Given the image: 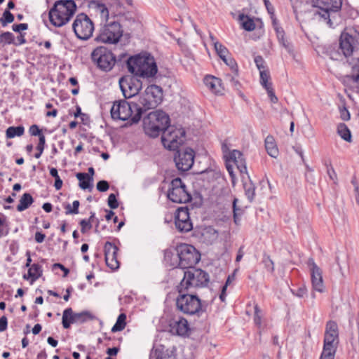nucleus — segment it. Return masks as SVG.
Returning a JSON list of instances; mask_svg holds the SVG:
<instances>
[{"mask_svg": "<svg viewBox=\"0 0 359 359\" xmlns=\"http://www.w3.org/2000/svg\"><path fill=\"white\" fill-rule=\"evenodd\" d=\"M46 144V138L44 135H41L39 140V143L36 147L38 152L34 154L36 158H39L43 151Z\"/></svg>", "mask_w": 359, "mask_h": 359, "instance_id": "obj_48", "label": "nucleus"}, {"mask_svg": "<svg viewBox=\"0 0 359 359\" xmlns=\"http://www.w3.org/2000/svg\"><path fill=\"white\" fill-rule=\"evenodd\" d=\"M262 262L264 264L266 270L271 273H273L274 271V264L273 262L271 259L270 257L268 255H264L263 257Z\"/></svg>", "mask_w": 359, "mask_h": 359, "instance_id": "obj_51", "label": "nucleus"}, {"mask_svg": "<svg viewBox=\"0 0 359 359\" xmlns=\"http://www.w3.org/2000/svg\"><path fill=\"white\" fill-rule=\"evenodd\" d=\"M238 201V199L235 198L233 202V219L234 222L238 224L239 222L238 215L241 212V210L239 208H237L236 207V202Z\"/></svg>", "mask_w": 359, "mask_h": 359, "instance_id": "obj_57", "label": "nucleus"}, {"mask_svg": "<svg viewBox=\"0 0 359 359\" xmlns=\"http://www.w3.org/2000/svg\"><path fill=\"white\" fill-rule=\"evenodd\" d=\"M265 89L267 92V94L270 98L271 102L273 103H276L278 102V97L276 96L272 86H269Z\"/></svg>", "mask_w": 359, "mask_h": 359, "instance_id": "obj_62", "label": "nucleus"}, {"mask_svg": "<svg viewBox=\"0 0 359 359\" xmlns=\"http://www.w3.org/2000/svg\"><path fill=\"white\" fill-rule=\"evenodd\" d=\"M91 59L98 68L104 72L110 71L115 65L116 57L112 52L104 46L93 50Z\"/></svg>", "mask_w": 359, "mask_h": 359, "instance_id": "obj_14", "label": "nucleus"}, {"mask_svg": "<svg viewBox=\"0 0 359 359\" xmlns=\"http://www.w3.org/2000/svg\"><path fill=\"white\" fill-rule=\"evenodd\" d=\"M307 264L310 267L313 289L319 292H323L325 287L321 269L317 266L313 258H309Z\"/></svg>", "mask_w": 359, "mask_h": 359, "instance_id": "obj_19", "label": "nucleus"}, {"mask_svg": "<svg viewBox=\"0 0 359 359\" xmlns=\"http://www.w3.org/2000/svg\"><path fill=\"white\" fill-rule=\"evenodd\" d=\"M169 125V116L161 110L150 112L143 119L144 130L151 137H158Z\"/></svg>", "mask_w": 359, "mask_h": 359, "instance_id": "obj_5", "label": "nucleus"}, {"mask_svg": "<svg viewBox=\"0 0 359 359\" xmlns=\"http://www.w3.org/2000/svg\"><path fill=\"white\" fill-rule=\"evenodd\" d=\"M239 20L241 22L242 27L248 32L252 31L255 29V24L254 20L249 16L244 14L239 15Z\"/></svg>", "mask_w": 359, "mask_h": 359, "instance_id": "obj_33", "label": "nucleus"}, {"mask_svg": "<svg viewBox=\"0 0 359 359\" xmlns=\"http://www.w3.org/2000/svg\"><path fill=\"white\" fill-rule=\"evenodd\" d=\"M80 203L79 201H74L72 203V209L67 210L65 212L67 215L72 214V215H76L79 213V207Z\"/></svg>", "mask_w": 359, "mask_h": 359, "instance_id": "obj_63", "label": "nucleus"}, {"mask_svg": "<svg viewBox=\"0 0 359 359\" xmlns=\"http://www.w3.org/2000/svg\"><path fill=\"white\" fill-rule=\"evenodd\" d=\"M72 29L78 39L88 40L93 36L95 27L92 20L86 13H81L76 15Z\"/></svg>", "mask_w": 359, "mask_h": 359, "instance_id": "obj_13", "label": "nucleus"}, {"mask_svg": "<svg viewBox=\"0 0 359 359\" xmlns=\"http://www.w3.org/2000/svg\"><path fill=\"white\" fill-rule=\"evenodd\" d=\"M149 359H173V356L168 348L163 345H159L151 349Z\"/></svg>", "mask_w": 359, "mask_h": 359, "instance_id": "obj_24", "label": "nucleus"}, {"mask_svg": "<svg viewBox=\"0 0 359 359\" xmlns=\"http://www.w3.org/2000/svg\"><path fill=\"white\" fill-rule=\"evenodd\" d=\"M339 343V338L325 335L323 348L336 350Z\"/></svg>", "mask_w": 359, "mask_h": 359, "instance_id": "obj_37", "label": "nucleus"}, {"mask_svg": "<svg viewBox=\"0 0 359 359\" xmlns=\"http://www.w3.org/2000/svg\"><path fill=\"white\" fill-rule=\"evenodd\" d=\"M260 74V83L264 88H266L269 86H272V83L269 82L271 79L269 72L266 69H262L259 72Z\"/></svg>", "mask_w": 359, "mask_h": 359, "instance_id": "obj_42", "label": "nucleus"}, {"mask_svg": "<svg viewBox=\"0 0 359 359\" xmlns=\"http://www.w3.org/2000/svg\"><path fill=\"white\" fill-rule=\"evenodd\" d=\"M255 62L256 64L257 69L259 70V72H261V70H262V69H265V66H264L265 61L262 56H260V55L256 56L255 57Z\"/></svg>", "mask_w": 359, "mask_h": 359, "instance_id": "obj_59", "label": "nucleus"}, {"mask_svg": "<svg viewBox=\"0 0 359 359\" xmlns=\"http://www.w3.org/2000/svg\"><path fill=\"white\" fill-rule=\"evenodd\" d=\"M175 224L177 229L180 232H189L193 229L189 209L187 207H181L177 210Z\"/></svg>", "mask_w": 359, "mask_h": 359, "instance_id": "obj_18", "label": "nucleus"}, {"mask_svg": "<svg viewBox=\"0 0 359 359\" xmlns=\"http://www.w3.org/2000/svg\"><path fill=\"white\" fill-rule=\"evenodd\" d=\"M178 296L176 298L177 309L187 315L200 316L205 312L207 304L202 302L196 295L191 293V290L177 286Z\"/></svg>", "mask_w": 359, "mask_h": 359, "instance_id": "obj_1", "label": "nucleus"}, {"mask_svg": "<svg viewBox=\"0 0 359 359\" xmlns=\"http://www.w3.org/2000/svg\"><path fill=\"white\" fill-rule=\"evenodd\" d=\"M34 203V198L29 193H25L19 201V204L17 206L18 212H22L29 208Z\"/></svg>", "mask_w": 359, "mask_h": 359, "instance_id": "obj_31", "label": "nucleus"}, {"mask_svg": "<svg viewBox=\"0 0 359 359\" xmlns=\"http://www.w3.org/2000/svg\"><path fill=\"white\" fill-rule=\"evenodd\" d=\"M29 132L30 135L32 136H39L40 137L41 135H43L41 133V129L39 128L37 125L31 126L29 129Z\"/></svg>", "mask_w": 359, "mask_h": 359, "instance_id": "obj_60", "label": "nucleus"}, {"mask_svg": "<svg viewBox=\"0 0 359 359\" xmlns=\"http://www.w3.org/2000/svg\"><path fill=\"white\" fill-rule=\"evenodd\" d=\"M119 86L125 98L136 95L142 88V81L135 75L121 77L119 79Z\"/></svg>", "mask_w": 359, "mask_h": 359, "instance_id": "obj_15", "label": "nucleus"}, {"mask_svg": "<svg viewBox=\"0 0 359 359\" xmlns=\"http://www.w3.org/2000/svg\"><path fill=\"white\" fill-rule=\"evenodd\" d=\"M128 71L133 75L142 77H154L158 68L155 60L150 54L136 55L127 60Z\"/></svg>", "mask_w": 359, "mask_h": 359, "instance_id": "obj_2", "label": "nucleus"}, {"mask_svg": "<svg viewBox=\"0 0 359 359\" xmlns=\"http://www.w3.org/2000/svg\"><path fill=\"white\" fill-rule=\"evenodd\" d=\"M143 111L139 103L118 100L114 102L111 108V116L114 120L130 119L133 123H138Z\"/></svg>", "mask_w": 359, "mask_h": 359, "instance_id": "obj_3", "label": "nucleus"}, {"mask_svg": "<svg viewBox=\"0 0 359 359\" xmlns=\"http://www.w3.org/2000/svg\"><path fill=\"white\" fill-rule=\"evenodd\" d=\"M126 315L123 313H121L114 325L111 328V332H116L123 330L126 325Z\"/></svg>", "mask_w": 359, "mask_h": 359, "instance_id": "obj_38", "label": "nucleus"}, {"mask_svg": "<svg viewBox=\"0 0 359 359\" xmlns=\"http://www.w3.org/2000/svg\"><path fill=\"white\" fill-rule=\"evenodd\" d=\"M76 10V5L73 0L57 1L49 11L50 22L55 27H62L70 20Z\"/></svg>", "mask_w": 359, "mask_h": 359, "instance_id": "obj_4", "label": "nucleus"}, {"mask_svg": "<svg viewBox=\"0 0 359 359\" xmlns=\"http://www.w3.org/2000/svg\"><path fill=\"white\" fill-rule=\"evenodd\" d=\"M272 25L276 32L277 39H283V36H285V33L282 27H280V25L278 24L276 18H274L272 20Z\"/></svg>", "mask_w": 359, "mask_h": 359, "instance_id": "obj_47", "label": "nucleus"}, {"mask_svg": "<svg viewBox=\"0 0 359 359\" xmlns=\"http://www.w3.org/2000/svg\"><path fill=\"white\" fill-rule=\"evenodd\" d=\"M95 9L96 13L100 15L102 23L109 21V12L105 4L98 1H94Z\"/></svg>", "mask_w": 359, "mask_h": 359, "instance_id": "obj_30", "label": "nucleus"}, {"mask_svg": "<svg viewBox=\"0 0 359 359\" xmlns=\"http://www.w3.org/2000/svg\"><path fill=\"white\" fill-rule=\"evenodd\" d=\"M325 335L339 338L338 325L335 321L329 320L326 323Z\"/></svg>", "mask_w": 359, "mask_h": 359, "instance_id": "obj_34", "label": "nucleus"}, {"mask_svg": "<svg viewBox=\"0 0 359 359\" xmlns=\"http://www.w3.org/2000/svg\"><path fill=\"white\" fill-rule=\"evenodd\" d=\"M105 262L107 266L112 270L119 268L120 263L117 259L118 248L109 241H107L104 246Z\"/></svg>", "mask_w": 359, "mask_h": 359, "instance_id": "obj_20", "label": "nucleus"}, {"mask_svg": "<svg viewBox=\"0 0 359 359\" xmlns=\"http://www.w3.org/2000/svg\"><path fill=\"white\" fill-rule=\"evenodd\" d=\"M359 47V34L355 33L351 35L346 32L341 34L339 39V48L344 55L347 57L351 56L354 50Z\"/></svg>", "mask_w": 359, "mask_h": 359, "instance_id": "obj_17", "label": "nucleus"}, {"mask_svg": "<svg viewBox=\"0 0 359 359\" xmlns=\"http://www.w3.org/2000/svg\"><path fill=\"white\" fill-rule=\"evenodd\" d=\"M97 189L100 192L107 191L109 189V184L105 180H100L97 183Z\"/></svg>", "mask_w": 359, "mask_h": 359, "instance_id": "obj_58", "label": "nucleus"}, {"mask_svg": "<svg viewBox=\"0 0 359 359\" xmlns=\"http://www.w3.org/2000/svg\"><path fill=\"white\" fill-rule=\"evenodd\" d=\"M336 350L323 348L320 359H334Z\"/></svg>", "mask_w": 359, "mask_h": 359, "instance_id": "obj_52", "label": "nucleus"}, {"mask_svg": "<svg viewBox=\"0 0 359 359\" xmlns=\"http://www.w3.org/2000/svg\"><path fill=\"white\" fill-rule=\"evenodd\" d=\"M254 309V322L257 326L260 327L262 325V311L257 304L255 305Z\"/></svg>", "mask_w": 359, "mask_h": 359, "instance_id": "obj_49", "label": "nucleus"}, {"mask_svg": "<svg viewBox=\"0 0 359 359\" xmlns=\"http://www.w3.org/2000/svg\"><path fill=\"white\" fill-rule=\"evenodd\" d=\"M203 81L207 88L213 93L218 94L222 92V87L220 79L211 75H207L204 78Z\"/></svg>", "mask_w": 359, "mask_h": 359, "instance_id": "obj_23", "label": "nucleus"}, {"mask_svg": "<svg viewBox=\"0 0 359 359\" xmlns=\"http://www.w3.org/2000/svg\"><path fill=\"white\" fill-rule=\"evenodd\" d=\"M189 325L187 319L180 317L178 319H173L170 323V330L172 334L184 336L189 331Z\"/></svg>", "mask_w": 359, "mask_h": 359, "instance_id": "obj_21", "label": "nucleus"}, {"mask_svg": "<svg viewBox=\"0 0 359 359\" xmlns=\"http://www.w3.org/2000/svg\"><path fill=\"white\" fill-rule=\"evenodd\" d=\"M185 131L183 128H177L168 126L162 133L161 142L165 148L175 151L184 142Z\"/></svg>", "mask_w": 359, "mask_h": 359, "instance_id": "obj_12", "label": "nucleus"}, {"mask_svg": "<svg viewBox=\"0 0 359 359\" xmlns=\"http://www.w3.org/2000/svg\"><path fill=\"white\" fill-rule=\"evenodd\" d=\"M313 6L318 8L315 15L323 18L330 26H333L330 18L332 13L339 11L342 6V0H312Z\"/></svg>", "mask_w": 359, "mask_h": 359, "instance_id": "obj_8", "label": "nucleus"}, {"mask_svg": "<svg viewBox=\"0 0 359 359\" xmlns=\"http://www.w3.org/2000/svg\"><path fill=\"white\" fill-rule=\"evenodd\" d=\"M76 323H83L88 320L94 319V316L88 311L75 313Z\"/></svg>", "mask_w": 359, "mask_h": 359, "instance_id": "obj_39", "label": "nucleus"}, {"mask_svg": "<svg viewBox=\"0 0 359 359\" xmlns=\"http://www.w3.org/2000/svg\"><path fill=\"white\" fill-rule=\"evenodd\" d=\"M292 294L298 297H303L307 293V289L305 285H302L297 290H291Z\"/></svg>", "mask_w": 359, "mask_h": 359, "instance_id": "obj_56", "label": "nucleus"}, {"mask_svg": "<svg viewBox=\"0 0 359 359\" xmlns=\"http://www.w3.org/2000/svg\"><path fill=\"white\" fill-rule=\"evenodd\" d=\"M279 43L289 53H293V45L292 43L285 37L283 36V39H278Z\"/></svg>", "mask_w": 359, "mask_h": 359, "instance_id": "obj_50", "label": "nucleus"}, {"mask_svg": "<svg viewBox=\"0 0 359 359\" xmlns=\"http://www.w3.org/2000/svg\"><path fill=\"white\" fill-rule=\"evenodd\" d=\"M325 166L327 168V172L330 177V178L334 181L335 180H337V174L334 171V169L333 168L332 164L330 162H328V163H325Z\"/></svg>", "mask_w": 359, "mask_h": 359, "instance_id": "obj_54", "label": "nucleus"}, {"mask_svg": "<svg viewBox=\"0 0 359 359\" xmlns=\"http://www.w3.org/2000/svg\"><path fill=\"white\" fill-rule=\"evenodd\" d=\"M108 205L111 209H116L118 207V203L114 194H109L108 197Z\"/></svg>", "mask_w": 359, "mask_h": 359, "instance_id": "obj_53", "label": "nucleus"}, {"mask_svg": "<svg viewBox=\"0 0 359 359\" xmlns=\"http://www.w3.org/2000/svg\"><path fill=\"white\" fill-rule=\"evenodd\" d=\"M222 151L224 154V156L227 160L229 158V154L232 151L230 150L229 144L226 140L222 143Z\"/></svg>", "mask_w": 359, "mask_h": 359, "instance_id": "obj_61", "label": "nucleus"}, {"mask_svg": "<svg viewBox=\"0 0 359 359\" xmlns=\"http://www.w3.org/2000/svg\"><path fill=\"white\" fill-rule=\"evenodd\" d=\"M272 25L276 32L277 39H283V36H285V33L282 27H280V25L278 24L276 18H274L272 20Z\"/></svg>", "mask_w": 359, "mask_h": 359, "instance_id": "obj_46", "label": "nucleus"}, {"mask_svg": "<svg viewBox=\"0 0 359 359\" xmlns=\"http://www.w3.org/2000/svg\"><path fill=\"white\" fill-rule=\"evenodd\" d=\"M76 178L79 181V187L82 189H90L93 188V177L88 176L85 172H78L76 175Z\"/></svg>", "mask_w": 359, "mask_h": 359, "instance_id": "obj_27", "label": "nucleus"}, {"mask_svg": "<svg viewBox=\"0 0 359 359\" xmlns=\"http://www.w3.org/2000/svg\"><path fill=\"white\" fill-rule=\"evenodd\" d=\"M12 29L15 32H20L21 31L26 30L28 29V25L27 23H21L18 25H13Z\"/></svg>", "mask_w": 359, "mask_h": 359, "instance_id": "obj_64", "label": "nucleus"}, {"mask_svg": "<svg viewBox=\"0 0 359 359\" xmlns=\"http://www.w3.org/2000/svg\"><path fill=\"white\" fill-rule=\"evenodd\" d=\"M210 39L214 45L215 50L220 58L225 57L229 55L228 49L221 43L217 41L216 38L210 34Z\"/></svg>", "mask_w": 359, "mask_h": 359, "instance_id": "obj_32", "label": "nucleus"}, {"mask_svg": "<svg viewBox=\"0 0 359 359\" xmlns=\"http://www.w3.org/2000/svg\"><path fill=\"white\" fill-rule=\"evenodd\" d=\"M74 313L72 308H67L63 311L62 323L65 329H68L71 324L76 323Z\"/></svg>", "mask_w": 359, "mask_h": 359, "instance_id": "obj_29", "label": "nucleus"}, {"mask_svg": "<svg viewBox=\"0 0 359 359\" xmlns=\"http://www.w3.org/2000/svg\"><path fill=\"white\" fill-rule=\"evenodd\" d=\"M226 161L233 162L241 174H248L245 159L240 151L236 149L232 150L229 154V158Z\"/></svg>", "mask_w": 359, "mask_h": 359, "instance_id": "obj_22", "label": "nucleus"}, {"mask_svg": "<svg viewBox=\"0 0 359 359\" xmlns=\"http://www.w3.org/2000/svg\"><path fill=\"white\" fill-rule=\"evenodd\" d=\"M79 224L81 226V231L83 233H86L93 226V225L90 224V222L89 221H87V219L81 220Z\"/></svg>", "mask_w": 359, "mask_h": 359, "instance_id": "obj_55", "label": "nucleus"}, {"mask_svg": "<svg viewBox=\"0 0 359 359\" xmlns=\"http://www.w3.org/2000/svg\"><path fill=\"white\" fill-rule=\"evenodd\" d=\"M167 197L170 201L176 203H187L190 202L192 198L185 184L180 177H176L170 182Z\"/></svg>", "mask_w": 359, "mask_h": 359, "instance_id": "obj_11", "label": "nucleus"}, {"mask_svg": "<svg viewBox=\"0 0 359 359\" xmlns=\"http://www.w3.org/2000/svg\"><path fill=\"white\" fill-rule=\"evenodd\" d=\"M163 100V90L156 85H150L143 96L140 97L138 103L143 113L150 109L156 108Z\"/></svg>", "mask_w": 359, "mask_h": 359, "instance_id": "obj_10", "label": "nucleus"}, {"mask_svg": "<svg viewBox=\"0 0 359 359\" xmlns=\"http://www.w3.org/2000/svg\"><path fill=\"white\" fill-rule=\"evenodd\" d=\"M14 21V15L8 11L6 10L2 17L0 18V22L3 27L6 26L8 23Z\"/></svg>", "mask_w": 359, "mask_h": 359, "instance_id": "obj_44", "label": "nucleus"}, {"mask_svg": "<svg viewBox=\"0 0 359 359\" xmlns=\"http://www.w3.org/2000/svg\"><path fill=\"white\" fill-rule=\"evenodd\" d=\"M243 186H244L245 196H247V198L250 201V202H252L253 201L255 195V185L250 182L249 183H245L243 184Z\"/></svg>", "mask_w": 359, "mask_h": 359, "instance_id": "obj_41", "label": "nucleus"}, {"mask_svg": "<svg viewBox=\"0 0 359 359\" xmlns=\"http://www.w3.org/2000/svg\"><path fill=\"white\" fill-rule=\"evenodd\" d=\"M184 271V278L178 285L182 287L191 290L192 287H205L210 280L209 274L201 269L190 268Z\"/></svg>", "mask_w": 359, "mask_h": 359, "instance_id": "obj_7", "label": "nucleus"}, {"mask_svg": "<svg viewBox=\"0 0 359 359\" xmlns=\"http://www.w3.org/2000/svg\"><path fill=\"white\" fill-rule=\"evenodd\" d=\"M194 157L195 152L192 149H179L174 158L177 169L182 172L190 170L194 163Z\"/></svg>", "mask_w": 359, "mask_h": 359, "instance_id": "obj_16", "label": "nucleus"}, {"mask_svg": "<svg viewBox=\"0 0 359 359\" xmlns=\"http://www.w3.org/2000/svg\"><path fill=\"white\" fill-rule=\"evenodd\" d=\"M123 29L118 21H108L101 24V27L95 41L100 43L114 44L119 41L123 36Z\"/></svg>", "mask_w": 359, "mask_h": 359, "instance_id": "obj_6", "label": "nucleus"}, {"mask_svg": "<svg viewBox=\"0 0 359 359\" xmlns=\"http://www.w3.org/2000/svg\"><path fill=\"white\" fill-rule=\"evenodd\" d=\"M50 175L55 178L54 187L56 190H60L62 187V180L58 175L57 170L55 168H50Z\"/></svg>", "mask_w": 359, "mask_h": 359, "instance_id": "obj_43", "label": "nucleus"}, {"mask_svg": "<svg viewBox=\"0 0 359 359\" xmlns=\"http://www.w3.org/2000/svg\"><path fill=\"white\" fill-rule=\"evenodd\" d=\"M42 266L39 264H33L29 267L27 274L23 276L24 279L31 280V283L36 281L42 276Z\"/></svg>", "mask_w": 359, "mask_h": 359, "instance_id": "obj_26", "label": "nucleus"}, {"mask_svg": "<svg viewBox=\"0 0 359 359\" xmlns=\"http://www.w3.org/2000/svg\"><path fill=\"white\" fill-rule=\"evenodd\" d=\"M177 253L179 268L181 269L192 268L201 259V255L196 249L193 245L186 243L177 245Z\"/></svg>", "mask_w": 359, "mask_h": 359, "instance_id": "obj_9", "label": "nucleus"}, {"mask_svg": "<svg viewBox=\"0 0 359 359\" xmlns=\"http://www.w3.org/2000/svg\"><path fill=\"white\" fill-rule=\"evenodd\" d=\"M337 133L339 136L348 142H351V134L348 128L344 123H339L337 126Z\"/></svg>", "mask_w": 359, "mask_h": 359, "instance_id": "obj_36", "label": "nucleus"}, {"mask_svg": "<svg viewBox=\"0 0 359 359\" xmlns=\"http://www.w3.org/2000/svg\"><path fill=\"white\" fill-rule=\"evenodd\" d=\"M14 43V35L10 32H5L0 34V45L4 46L6 45L13 44Z\"/></svg>", "mask_w": 359, "mask_h": 359, "instance_id": "obj_40", "label": "nucleus"}, {"mask_svg": "<svg viewBox=\"0 0 359 359\" xmlns=\"http://www.w3.org/2000/svg\"><path fill=\"white\" fill-rule=\"evenodd\" d=\"M265 148L268 154L273 157L276 158L278 155V149L276 144L275 139L271 135H268L265 139Z\"/></svg>", "mask_w": 359, "mask_h": 359, "instance_id": "obj_28", "label": "nucleus"}, {"mask_svg": "<svg viewBox=\"0 0 359 359\" xmlns=\"http://www.w3.org/2000/svg\"><path fill=\"white\" fill-rule=\"evenodd\" d=\"M25 128L22 126H11L6 129V137L8 139L13 138L16 136L20 137L24 134Z\"/></svg>", "mask_w": 359, "mask_h": 359, "instance_id": "obj_35", "label": "nucleus"}, {"mask_svg": "<svg viewBox=\"0 0 359 359\" xmlns=\"http://www.w3.org/2000/svg\"><path fill=\"white\" fill-rule=\"evenodd\" d=\"M179 259L177 253V246L172 247L165 250L164 251V260L167 264L172 268L179 267Z\"/></svg>", "mask_w": 359, "mask_h": 359, "instance_id": "obj_25", "label": "nucleus"}, {"mask_svg": "<svg viewBox=\"0 0 359 359\" xmlns=\"http://www.w3.org/2000/svg\"><path fill=\"white\" fill-rule=\"evenodd\" d=\"M228 65L235 74H238V65L236 60L230 56L221 58Z\"/></svg>", "mask_w": 359, "mask_h": 359, "instance_id": "obj_45", "label": "nucleus"}]
</instances>
